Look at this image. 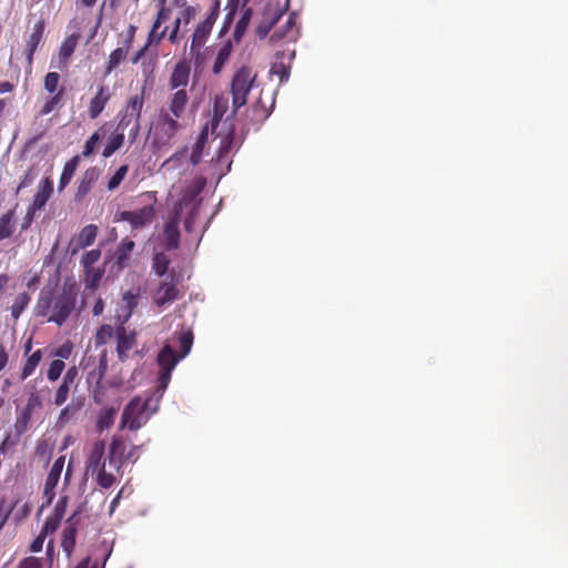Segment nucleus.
I'll use <instances>...</instances> for the list:
<instances>
[{"instance_id": "nucleus-1", "label": "nucleus", "mask_w": 568, "mask_h": 568, "mask_svg": "<svg viewBox=\"0 0 568 568\" xmlns=\"http://www.w3.org/2000/svg\"><path fill=\"white\" fill-rule=\"evenodd\" d=\"M152 400V397H148L143 400L140 396H134L123 409L121 427H129L130 430H138L144 426L154 414L151 413Z\"/></svg>"}, {"instance_id": "nucleus-2", "label": "nucleus", "mask_w": 568, "mask_h": 568, "mask_svg": "<svg viewBox=\"0 0 568 568\" xmlns=\"http://www.w3.org/2000/svg\"><path fill=\"white\" fill-rule=\"evenodd\" d=\"M255 77L251 75V69L247 67H241L234 74L231 83L233 113L246 104Z\"/></svg>"}, {"instance_id": "nucleus-3", "label": "nucleus", "mask_w": 568, "mask_h": 568, "mask_svg": "<svg viewBox=\"0 0 568 568\" xmlns=\"http://www.w3.org/2000/svg\"><path fill=\"white\" fill-rule=\"evenodd\" d=\"M77 293L72 287H64L63 291L53 297L52 314L48 321L61 326L75 307Z\"/></svg>"}, {"instance_id": "nucleus-4", "label": "nucleus", "mask_w": 568, "mask_h": 568, "mask_svg": "<svg viewBox=\"0 0 568 568\" xmlns=\"http://www.w3.org/2000/svg\"><path fill=\"white\" fill-rule=\"evenodd\" d=\"M178 363L179 358H176L175 349L169 344H165L158 355V364L161 367V371L158 376L156 387L160 388V393H165L171 381V374Z\"/></svg>"}, {"instance_id": "nucleus-5", "label": "nucleus", "mask_w": 568, "mask_h": 568, "mask_svg": "<svg viewBox=\"0 0 568 568\" xmlns=\"http://www.w3.org/2000/svg\"><path fill=\"white\" fill-rule=\"evenodd\" d=\"M178 363L179 358H176L175 349L169 344H165L158 355V364L161 367V371L158 376L156 387L160 388V393H165L171 381V374Z\"/></svg>"}, {"instance_id": "nucleus-6", "label": "nucleus", "mask_w": 568, "mask_h": 568, "mask_svg": "<svg viewBox=\"0 0 568 568\" xmlns=\"http://www.w3.org/2000/svg\"><path fill=\"white\" fill-rule=\"evenodd\" d=\"M87 511V503H81L78 508L72 513V515L68 518L65 523V528L63 529L62 542L61 546L63 551L70 556L75 546V537L78 525L81 519V515Z\"/></svg>"}, {"instance_id": "nucleus-7", "label": "nucleus", "mask_w": 568, "mask_h": 568, "mask_svg": "<svg viewBox=\"0 0 568 568\" xmlns=\"http://www.w3.org/2000/svg\"><path fill=\"white\" fill-rule=\"evenodd\" d=\"M42 407V399L37 393H31L28 397L26 406L18 413L13 425L17 436H21L27 432L32 414Z\"/></svg>"}, {"instance_id": "nucleus-8", "label": "nucleus", "mask_w": 568, "mask_h": 568, "mask_svg": "<svg viewBox=\"0 0 568 568\" xmlns=\"http://www.w3.org/2000/svg\"><path fill=\"white\" fill-rule=\"evenodd\" d=\"M219 7L220 3L219 1H216L214 8L206 17V19L196 27L192 37V43L190 45V50L192 53L194 52L195 47H202L205 43L207 37L211 33L214 22L217 19Z\"/></svg>"}, {"instance_id": "nucleus-9", "label": "nucleus", "mask_w": 568, "mask_h": 568, "mask_svg": "<svg viewBox=\"0 0 568 568\" xmlns=\"http://www.w3.org/2000/svg\"><path fill=\"white\" fill-rule=\"evenodd\" d=\"M154 215L151 206H144L138 211H122L118 214V221L128 222L133 229L142 227L149 223Z\"/></svg>"}, {"instance_id": "nucleus-10", "label": "nucleus", "mask_w": 568, "mask_h": 568, "mask_svg": "<svg viewBox=\"0 0 568 568\" xmlns=\"http://www.w3.org/2000/svg\"><path fill=\"white\" fill-rule=\"evenodd\" d=\"M64 466V456L57 458L51 466V469L47 476L43 494L48 499V503L54 497V489L59 483Z\"/></svg>"}, {"instance_id": "nucleus-11", "label": "nucleus", "mask_w": 568, "mask_h": 568, "mask_svg": "<svg viewBox=\"0 0 568 568\" xmlns=\"http://www.w3.org/2000/svg\"><path fill=\"white\" fill-rule=\"evenodd\" d=\"M179 291L173 280L171 282H161L154 293L153 302L162 307L166 304L174 302L178 298Z\"/></svg>"}, {"instance_id": "nucleus-12", "label": "nucleus", "mask_w": 568, "mask_h": 568, "mask_svg": "<svg viewBox=\"0 0 568 568\" xmlns=\"http://www.w3.org/2000/svg\"><path fill=\"white\" fill-rule=\"evenodd\" d=\"M105 454V445L103 442H97L89 455L88 462H87V471L91 473L92 475L95 474V471L106 467V462L104 459Z\"/></svg>"}, {"instance_id": "nucleus-13", "label": "nucleus", "mask_w": 568, "mask_h": 568, "mask_svg": "<svg viewBox=\"0 0 568 568\" xmlns=\"http://www.w3.org/2000/svg\"><path fill=\"white\" fill-rule=\"evenodd\" d=\"M44 21L40 19L33 26V30L27 40L26 59L28 64L31 67L33 61V54L43 37Z\"/></svg>"}, {"instance_id": "nucleus-14", "label": "nucleus", "mask_w": 568, "mask_h": 568, "mask_svg": "<svg viewBox=\"0 0 568 568\" xmlns=\"http://www.w3.org/2000/svg\"><path fill=\"white\" fill-rule=\"evenodd\" d=\"M108 371V354L106 351H102L99 358V365L97 368L92 369L88 374V383H95V387L93 389L94 400L98 402V388L101 386V382L106 374Z\"/></svg>"}, {"instance_id": "nucleus-15", "label": "nucleus", "mask_w": 568, "mask_h": 568, "mask_svg": "<svg viewBox=\"0 0 568 568\" xmlns=\"http://www.w3.org/2000/svg\"><path fill=\"white\" fill-rule=\"evenodd\" d=\"M53 193V181L49 178H45L41 181L38 192L34 195L32 205V211H40L42 210L48 200L51 197Z\"/></svg>"}, {"instance_id": "nucleus-16", "label": "nucleus", "mask_w": 568, "mask_h": 568, "mask_svg": "<svg viewBox=\"0 0 568 568\" xmlns=\"http://www.w3.org/2000/svg\"><path fill=\"white\" fill-rule=\"evenodd\" d=\"M110 98L108 88L101 87L90 102L89 114L91 119H97L101 114Z\"/></svg>"}, {"instance_id": "nucleus-17", "label": "nucleus", "mask_w": 568, "mask_h": 568, "mask_svg": "<svg viewBox=\"0 0 568 568\" xmlns=\"http://www.w3.org/2000/svg\"><path fill=\"white\" fill-rule=\"evenodd\" d=\"M99 173L95 168L88 169L79 183L74 200L81 202L83 197L90 192L92 184L98 179Z\"/></svg>"}, {"instance_id": "nucleus-18", "label": "nucleus", "mask_w": 568, "mask_h": 568, "mask_svg": "<svg viewBox=\"0 0 568 568\" xmlns=\"http://www.w3.org/2000/svg\"><path fill=\"white\" fill-rule=\"evenodd\" d=\"M207 136H209V130H207V125H205L203 128V130L200 132V134L197 135V139L192 148L190 161L193 165H197L200 163L204 146L207 142Z\"/></svg>"}, {"instance_id": "nucleus-19", "label": "nucleus", "mask_w": 568, "mask_h": 568, "mask_svg": "<svg viewBox=\"0 0 568 568\" xmlns=\"http://www.w3.org/2000/svg\"><path fill=\"white\" fill-rule=\"evenodd\" d=\"M79 162H80V156L75 155L64 164L61 176H60V181H59V186H58L59 192H61L70 183V181L72 180L74 172L79 165Z\"/></svg>"}, {"instance_id": "nucleus-20", "label": "nucleus", "mask_w": 568, "mask_h": 568, "mask_svg": "<svg viewBox=\"0 0 568 568\" xmlns=\"http://www.w3.org/2000/svg\"><path fill=\"white\" fill-rule=\"evenodd\" d=\"M190 75V68L183 63H178L171 74L170 85L172 89L186 85Z\"/></svg>"}, {"instance_id": "nucleus-21", "label": "nucleus", "mask_w": 568, "mask_h": 568, "mask_svg": "<svg viewBox=\"0 0 568 568\" xmlns=\"http://www.w3.org/2000/svg\"><path fill=\"white\" fill-rule=\"evenodd\" d=\"M170 13H171V10L166 7H162L158 14H156V19L152 26V29L149 33V42H152L154 40L156 41H160L164 34H165V31L166 29H164L160 34H156V30L161 27V24L166 21L169 18H170Z\"/></svg>"}, {"instance_id": "nucleus-22", "label": "nucleus", "mask_w": 568, "mask_h": 568, "mask_svg": "<svg viewBox=\"0 0 568 568\" xmlns=\"http://www.w3.org/2000/svg\"><path fill=\"white\" fill-rule=\"evenodd\" d=\"M164 240L166 248H179L180 231L176 222H169L164 227Z\"/></svg>"}, {"instance_id": "nucleus-23", "label": "nucleus", "mask_w": 568, "mask_h": 568, "mask_svg": "<svg viewBox=\"0 0 568 568\" xmlns=\"http://www.w3.org/2000/svg\"><path fill=\"white\" fill-rule=\"evenodd\" d=\"M232 50H233V47H232V43L230 40L226 41L223 44V47L219 50L216 59H215L213 68H212V71L214 74H219L222 71L225 62L229 60V58L232 53Z\"/></svg>"}, {"instance_id": "nucleus-24", "label": "nucleus", "mask_w": 568, "mask_h": 568, "mask_svg": "<svg viewBox=\"0 0 568 568\" xmlns=\"http://www.w3.org/2000/svg\"><path fill=\"white\" fill-rule=\"evenodd\" d=\"M205 181L203 180L199 184L190 187L185 193L184 200L193 204L191 212L192 216H194L199 210V205L201 202L200 194L202 193Z\"/></svg>"}, {"instance_id": "nucleus-25", "label": "nucleus", "mask_w": 568, "mask_h": 568, "mask_svg": "<svg viewBox=\"0 0 568 568\" xmlns=\"http://www.w3.org/2000/svg\"><path fill=\"white\" fill-rule=\"evenodd\" d=\"M252 14H253V10L251 8H247L244 10L241 18L236 22L234 32H233V38L236 42H239L243 38V36L250 24Z\"/></svg>"}, {"instance_id": "nucleus-26", "label": "nucleus", "mask_w": 568, "mask_h": 568, "mask_svg": "<svg viewBox=\"0 0 568 568\" xmlns=\"http://www.w3.org/2000/svg\"><path fill=\"white\" fill-rule=\"evenodd\" d=\"M98 234V227L93 224L84 226L78 237V246L85 248L92 245Z\"/></svg>"}, {"instance_id": "nucleus-27", "label": "nucleus", "mask_w": 568, "mask_h": 568, "mask_svg": "<svg viewBox=\"0 0 568 568\" xmlns=\"http://www.w3.org/2000/svg\"><path fill=\"white\" fill-rule=\"evenodd\" d=\"M187 102V94L184 90L176 91L171 100L170 110L176 116L180 118L184 111Z\"/></svg>"}, {"instance_id": "nucleus-28", "label": "nucleus", "mask_w": 568, "mask_h": 568, "mask_svg": "<svg viewBox=\"0 0 568 568\" xmlns=\"http://www.w3.org/2000/svg\"><path fill=\"white\" fill-rule=\"evenodd\" d=\"M53 297L51 291L42 290L37 303V314L40 316H47L49 311L52 308Z\"/></svg>"}, {"instance_id": "nucleus-29", "label": "nucleus", "mask_w": 568, "mask_h": 568, "mask_svg": "<svg viewBox=\"0 0 568 568\" xmlns=\"http://www.w3.org/2000/svg\"><path fill=\"white\" fill-rule=\"evenodd\" d=\"M42 357V353L40 349H37L33 352L26 361L22 372H21V379L24 381L28 378L37 368Z\"/></svg>"}, {"instance_id": "nucleus-30", "label": "nucleus", "mask_w": 568, "mask_h": 568, "mask_svg": "<svg viewBox=\"0 0 568 568\" xmlns=\"http://www.w3.org/2000/svg\"><path fill=\"white\" fill-rule=\"evenodd\" d=\"M136 343L135 333H126L123 327H121L116 333V346L130 351Z\"/></svg>"}, {"instance_id": "nucleus-31", "label": "nucleus", "mask_w": 568, "mask_h": 568, "mask_svg": "<svg viewBox=\"0 0 568 568\" xmlns=\"http://www.w3.org/2000/svg\"><path fill=\"white\" fill-rule=\"evenodd\" d=\"M129 49L126 47L116 48L109 55L106 73H111L126 58Z\"/></svg>"}, {"instance_id": "nucleus-32", "label": "nucleus", "mask_w": 568, "mask_h": 568, "mask_svg": "<svg viewBox=\"0 0 568 568\" xmlns=\"http://www.w3.org/2000/svg\"><path fill=\"white\" fill-rule=\"evenodd\" d=\"M124 143V133L116 132L111 135L108 144L105 145L102 155L103 158H110L114 152H116Z\"/></svg>"}, {"instance_id": "nucleus-33", "label": "nucleus", "mask_w": 568, "mask_h": 568, "mask_svg": "<svg viewBox=\"0 0 568 568\" xmlns=\"http://www.w3.org/2000/svg\"><path fill=\"white\" fill-rule=\"evenodd\" d=\"M118 408L109 407L102 410L98 418V427L100 430L109 429L114 423Z\"/></svg>"}, {"instance_id": "nucleus-34", "label": "nucleus", "mask_w": 568, "mask_h": 568, "mask_svg": "<svg viewBox=\"0 0 568 568\" xmlns=\"http://www.w3.org/2000/svg\"><path fill=\"white\" fill-rule=\"evenodd\" d=\"M170 260L164 251L155 252L153 256V271L159 275H164L169 270Z\"/></svg>"}, {"instance_id": "nucleus-35", "label": "nucleus", "mask_w": 568, "mask_h": 568, "mask_svg": "<svg viewBox=\"0 0 568 568\" xmlns=\"http://www.w3.org/2000/svg\"><path fill=\"white\" fill-rule=\"evenodd\" d=\"M193 333L191 331H186L181 334L179 342H180V354H176V358H179V362L186 357L192 348L193 345Z\"/></svg>"}, {"instance_id": "nucleus-36", "label": "nucleus", "mask_w": 568, "mask_h": 568, "mask_svg": "<svg viewBox=\"0 0 568 568\" xmlns=\"http://www.w3.org/2000/svg\"><path fill=\"white\" fill-rule=\"evenodd\" d=\"M270 73L278 75L280 83L283 84L290 79L291 65L285 64L283 61L274 62L271 67Z\"/></svg>"}, {"instance_id": "nucleus-37", "label": "nucleus", "mask_w": 568, "mask_h": 568, "mask_svg": "<svg viewBox=\"0 0 568 568\" xmlns=\"http://www.w3.org/2000/svg\"><path fill=\"white\" fill-rule=\"evenodd\" d=\"M77 36L72 34L62 42L59 51L61 60L65 61L72 55L77 45Z\"/></svg>"}, {"instance_id": "nucleus-38", "label": "nucleus", "mask_w": 568, "mask_h": 568, "mask_svg": "<svg viewBox=\"0 0 568 568\" xmlns=\"http://www.w3.org/2000/svg\"><path fill=\"white\" fill-rule=\"evenodd\" d=\"M87 287L94 288L103 276V270L100 267L84 268Z\"/></svg>"}, {"instance_id": "nucleus-39", "label": "nucleus", "mask_w": 568, "mask_h": 568, "mask_svg": "<svg viewBox=\"0 0 568 568\" xmlns=\"http://www.w3.org/2000/svg\"><path fill=\"white\" fill-rule=\"evenodd\" d=\"M30 302V297L27 293L19 294L11 306V315L14 318H18L21 313L24 311V308L28 306Z\"/></svg>"}, {"instance_id": "nucleus-40", "label": "nucleus", "mask_w": 568, "mask_h": 568, "mask_svg": "<svg viewBox=\"0 0 568 568\" xmlns=\"http://www.w3.org/2000/svg\"><path fill=\"white\" fill-rule=\"evenodd\" d=\"M128 171H129V165L123 164V165L119 166L108 182V190L109 191L115 190L121 184V182L124 180L125 175L128 174Z\"/></svg>"}, {"instance_id": "nucleus-41", "label": "nucleus", "mask_w": 568, "mask_h": 568, "mask_svg": "<svg viewBox=\"0 0 568 568\" xmlns=\"http://www.w3.org/2000/svg\"><path fill=\"white\" fill-rule=\"evenodd\" d=\"M143 93H144V89H142L141 94H135L134 97H132L129 100L128 105H126L125 111L133 114L136 119L140 118L141 110L143 106Z\"/></svg>"}, {"instance_id": "nucleus-42", "label": "nucleus", "mask_w": 568, "mask_h": 568, "mask_svg": "<svg viewBox=\"0 0 568 568\" xmlns=\"http://www.w3.org/2000/svg\"><path fill=\"white\" fill-rule=\"evenodd\" d=\"M65 364L62 359H53L47 372L48 379L51 382L57 381L61 376Z\"/></svg>"}, {"instance_id": "nucleus-43", "label": "nucleus", "mask_w": 568, "mask_h": 568, "mask_svg": "<svg viewBox=\"0 0 568 568\" xmlns=\"http://www.w3.org/2000/svg\"><path fill=\"white\" fill-rule=\"evenodd\" d=\"M281 18V14H277L275 16L274 18H272L271 20H265L263 19L258 26L256 27V33L257 36L263 39L265 38L268 32L271 31V29L277 23V21L280 20Z\"/></svg>"}, {"instance_id": "nucleus-44", "label": "nucleus", "mask_w": 568, "mask_h": 568, "mask_svg": "<svg viewBox=\"0 0 568 568\" xmlns=\"http://www.w3.org/2000/svg\"><path fill=\"white\" fill-rule=\"evenodd\" d=\"M62 97L63 90L61 89L44 103L40 111V115H47L51 113L60 104Z\"/></svg>"}, {"instance_id": "nucleus-45", "label": "nucleus", "mask_w": 568, "mask_h": 568, "mask_svg": "<svg viewBox=\"0 0 568 568\" xmlns=\"http://www.w3.org/2000/svg\"><path fill=\"white\" fill-rule=\"evenodd\" d=\"M97 481L102 488H110L114 481L115 477L111 471H106L105 467L95 471Z\"/></svg>"}, {"instance_id": "nucleus-46", "label": "nucleus", "mask_w": 568, "mask_h": 568, "mask_svg": "<svg viewBox=\"0 0 568 568\" xmlns=\"http://www.w3.org/2000/svg\"><path fill=\"white\" fill-rule=\"evenodd\" d=\"M113 336V328L111 325L104 324L102 325L95 334V345L101 346L104 345L109 338Z\"/></svg>"}, {"instance_id": "nucleus-47", "label": "nucleus", "mask_w": 568, "mask_h": 568, "mask_svg": "<svg viewBox=\"0 0 568 568\" xmlns=\"http://www.w3.org/2000/svg\"><path fill=\"white\" fill-rule=\"evenodd\" d=\"M100 140H101L100 131H95L94 133H92L90 135V138L85 141V144H84V148L82 151V155L84 158L90 156L94 152L95 146L98 145Z\"/></svg>"}, {"instance_id": "nucleus-48", "label": "nucleus", "mask_w": 568, "mask_h": 568, "mask_svg": "<svg viewBox=\"0 0 568 568\" xmlns=\"http://www.w3.org/2000/svg\"><path fill=\"white\" fill-rule=\"evenodd\" d=\"M234 140H235V132H234V130H231L227 133V135L225 136V139L222 141V144L219 149V155H217L219 160H221L224 155H226L231 151Z\"/></svg>"}, {"instance_id": "nucleus-49", "label": "nucleus", "mask_w": 568, "mask_h": 568, "mask_svg": "<svg viewBox=\"0 0 568 568\" xmlns=\"http://www.w3.org/2000/svg\"><path fill=\"white\" fill-rule=\"evenodd\" d=\"M135 120L136 121V124L134 126V134H136L138 130H139V123H138V120L133 114L129 113L128 111H125L121 118H120V121H119V124H118V131L124 133L125 129L131 124V122Z\"/></svg>"}, {"instance_id": "nucleus-50", "label": "nucleus", "mask_w": 568, "mask_h": 568, "mask_svg": "<svg viewBox=\"0 0 568 568\" xmlns=\"http://www.w3.org/2000/svg\"><path fill=\"white\" fill-rule=\"evenodd\" d=\"M71 385H68L65 383H61L58 387L55 395H54V404L57 406H62L69 396Z\"/></svg>"}, {"instance_id": "nucleus-51", "label": "nucleus", "mask_w": 568, "mask_h": 568, "mask_svg": "<svg viewBox=\"0 0 568 568\" xmlns=\"http://www.w3.org/2000/svg\"><path fill=\"white\" fill-rule=\"evenodd\" d=\"M11 217L12 212H8L0 217V240L10 236L11 234Z\"/></svg>"}, {"instance_id": "nucleus-52", "label": "nucleus", "mask_w": 568, "mask_h": 568, "mask_svg": "<svg viewBox=\"0 0 568 568\" xmlns=\"http://www.w3.org/2000/svg\"><path fill=\"white\" fill-rule=\"evenodd\" d=\"M59 80H60L59 73H57V72L47 73V75L44 77V89L50 93L55 92L58 89Z\"/></svg>"}, {"instance_id": "nucleus-53", "label": "nucleus", "mask_w": 568, "mask_h": 568, "mask_svg": "<svg viewBox=\"0 0 568 568\" xmlns=\"http://www.w3.org/2000/svg\"><path fill=\"white\" fill-rule=\"evenodd\" d=\"M68 496H62L57 501L53 513L51 514L54 518L62 520L63 516L65 515L67 507H68Z\"/></svg>"}, {"instance_id": "nucleus-54", "label": "nucleus", "mask_w": 568, "mask_h": 568, "mask_svg": "<svg viewBox=\"0 0 568 568\" xmlns=\"http://www.w3.org/2000/svg\"><path fill=\"white\" fill-rule=\"evenodd\" d=\"M60 523H61V520H59V519L54 518L52 515H50L43 524L41 534L45 536L48 534L54 532L58 529Z\"/></svg>"}, {"instance_id": "nucleus-55", "label": "nucleus", "mask_w": 568, "mask_h": 568, "mask_svg": "<svg viewBox=\"0 0 568 568\" xmlns=\"http://www.w3.org/2000/svg\"><path fill=\"white\" fill-rule=\"evenodd\" d=\"M101 251H87L82 257L84 268L92 267L100 258Z\"/></svg>"}, {"instance_id": "nucleus-56", "label": "nucleus", "mask_w": 568, "mask_h": 568, "mask_svg": "<svg viewBox=\"0 0 568 568\" xmlns=\"http://www.w3.org/2000/svg\"><path fill=\"white\" fill-rule=\"evenodd\" d=\"M21 436H17V433L14 432V434H7L4 439L2 440L1 445H0V454H6L7 453V448L10 447V446H14L18 444L19 439H20Z\"/></svg>"}, {"instance_id": "nucleus-57", "label": "nucleus", "mask_w": 568, "mask_h": 568, "mask_svg": "<svg viewBox=\"0 0 568 568\" xmlns=\"http://www.w3.org/2000/svg\"><path fill=\"white\" fill-rule=\"evenodd\" d=\"M123 453L124 444L120 439L113 438L110 444L109 455L122 457Z\"/></svg>"}, {"instance_id": "nucleus-58", "label": "nucleus", "mask_w": 568, "mask_h": 568, "mask_svg": "<svg viewBox=\"0 0 568 568\" xmlns=\"http://www.w3.org/2000/svg\"><path fill=\"white\" fill-rule=\"evenodd\" d=\"M162 119L164 123L168 125L166 133L169 136H172L176 130L179 129V122L172 118H170L168 114H163Z\"/></svg>"}, {"instance_id": "nucleus-59", "label": "nucleus", "mask_w": 568, "mask_h": 568, "mask_svg": "<svg viewBox=\"0 0 568 568\" xmlns=\"http://www.w3.org/2000/svg\"><path fill=\"white\" fill-rule=\"evenodd\" d=\"M164 393H160V388H155L153 394L150 396L153 398L151 404V413H156L159 410V404L163 397Z\"/></svg>"}, {"instance_id": "nucleus-60", "label": "nucleus", "mask_w": 568, "mask_h": 568, "mask_svg": "<svg viewBox=\"0 0 568 568\" xmlns=\"http://www.w3.org/2000/svg\"><path fill=\"white\" fill-rule=\"evenodd\" d=\"M19 568H41V562L36 557H28L21 561Z\"/></svg>"}, {"instance_id": "nucleus-61", "label": "nucleus", "mask_w": 568, "mask_h": 568, "mask_svg": "<svg viewBox=\"0 0 568 568\" xmlns=\"http://www.w3.org/2000/svg\"><path fill=\"white\" fill-rule=\"evenodd\" d=\"M77 376H78V369L75 366H72L65 372V374L62 378V383L72 385L74 379L77 378Z\"/></svg>"}, {"instance_id": "nucleus-62", "label": "nucleus", "mask_w": 568, "mask_h": 568, "mask_svg": "<svg viewBox=\"0 0 568 568\" xmlns=\"http://www.w3.org/2000/svg\"><path fill=\"white\" fill-rule=\"evenodd\" d=\"M108 466L110 470H119L122 466V457L109 455L108 456Z\"/></svg>"}, {"instance_id": "nucleus-63", "label": "nucleus", "mask_w": 568, "mask_h": 568, "mask_svg": "<svg viewBox=\"0 0 568 568\" xmlns=\"http://www.w3.org/2000/svg\"><path fill=\"white\" fill-rule=\"evenodd\" d=\"M74 408L72 405H67L59 414L58 422L59 423H67L70 418V415L74 413Z\"/></svg>"}, {"instance_id": "nucleus-64", "label": "nucleus", "mask_w": 568, "mask_h": 568, "mask_svg": "<svg viewBox=\"0 0 568 568\" xmlns=\"http://www.w3.org/2000/svg\"><path fill=\"white\" fill-rule=\"evenodd\" d=\"M43 541H44V535H40L38 536L30 545V550L32 552H39L42 550V547H43Z\"/></svg>"}]
</instances>
